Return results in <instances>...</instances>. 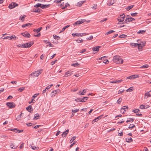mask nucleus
Returning a JSON list of instances; mask_svg holds the SVG:
<instances>
[{"label": "nucleus", "mask_w": 151, "mask_h": 151, "mask_svg": "<svg viewBox=\"0 0 151 151\" xmlns=\"http://www.w3.org/2000/svg\"><path fill=\"white\" fill-rule=\"evenodd\" d=\"M113 61L114 63L117 64H122L123 63V60L118 56H115L114 57Z\"/></svg>", "instance_id": "obj_1"}, {"label": "nucleus", "mask_w": 151, "mask_h": 151, "mask_svg": "<svg viewBox=\"0 0 151 151\" xmlns=\"http://www.w3.org/2000/svg\"><path fill=\"white\" fill-rule=\"evenodd\" d=\"M33 44L32 42H28L25 44H22L17 45V47H18L29 48Z\"/></svg>", "instance_id": "obj_2"}, {"label": "nucleus", "mask_w": 151, "mask_h": 151, "mask_svg": "<svg viewBox=\"0 0 151 151\" xmlns=\"http://www.w3.org/2000/svg\"><path fill=\"white\" fill-rule=\"evenodd\" d=\"M42 72V70H40L32 73L29 76H32L33 78L38 77Z\"/></svg>", "instance_id": "obj_3"}, {"label": "nucleus", "mask_w": 151, "mask_h": 151, "mask_svg": "<svg viewBox=\"0 0 151 151\" xmlns=\"http://www.w3.org/2000/svg\"><path fill=\"white\" fill-rule=\"evenodd\" d=\"M135 20L134 19L131 17L130 16L127 15L126 17V19L125 20V22L127 23L128 22L133 21Z\"/></svg>", "instance_id": "obj_4"}, {"label": "nucleus", "mask_w": 151, "mask_h": 151, "mask_svg": "<svg viewBox=\"0 0 151 151\" xmlns=\"http://www.w3.org/2000/svg\"><path fill=\"white\" fill-rule=\"evenodd\" d=\"M120 16L118 18L117 20L119 22H122L124 20L125 16L123 14L122 15H120Z\"/></svg>", "instance_id": "obj_5"}, {"label": "nucleus", "mask_w": 151, "mask_h": 151, "mask_svg": "<svg viewBox=\"0 0 151 151\" xmlns=\"http://www.w3.org/2000/svg\"><path fill=\"white\" fill-rule=\"evenodd\" d=\"M7 106L10 108H12L15 107V105L13 102H9L6 103Z\"/></svg>", "instance_id": "obj_6"}, {"label": "nucleus", "mask_w": 151, "mask_h": 151, "mask_svg": "<svg viewBox=\"0 0 151 151\" xmlns=\"http://www.w3.org/2000/svg\"><path fill=\"white\" fill-rule=\"evenodd\" d=\"M86 21V20L84 19H81L79 21H77L74 23L73 25H77L78 24H80L82 23H83Z\"/></svg>", "instance_id": "obj_7"}, {"label": "nucleus", "mask_w": 151, "mask_h": 151, "mask_svg": "<svg viewBox=\"0 0 151 151\" xmlns=\"http://www.w3.org/2000/svg\"><path fill=\"white\" fill-rule=\"evenodd\" d=\"M18 6V5L15 3H11L9 6L8 7L10 9H11L15 7Z\"/></svg>", "instance_id": "obj_8"}, {"label": "nucleus", "mask_w": 151, "mask_h": 151, "mask_svg": "<svg viewBox=\"0 0 151 151\" xmlns=\"http://www.w3.org/2000/svg\"><path fill=\"white\" fill-rule=\"evenodd\" d=\"M139 75H134L130 76L128 77H127L126 78L129 79H133L136 78H139Z\"/></svg>", "instance_id": "obj_9"}, {"label": "nucleus", "mask_w": 151, "mask_h": 151, "mask_svg": "<svg viewBox=\"0 0 151 151\" xmlns=\"http://www.w3.org/2000/svg\"><path fill=\"white\" fill-rule=\"evenodd\" d=\"M21 34L24 37H29L30 36V34L27 32H25L22 33Z\"/></svg>", "instance_id": "obj_10"}, {"label": "nucleus", "mask_w": 151, "mask_h": 151, "mask_svg": "<svg viewBox=\"0 0 151 151\" xmlns=\"http://www.w3.org/2000/svg\"><path fill=\"white\" fill-rule=\"evenodd\" d=\"M151 95V91L147 92L145 95V98L147 99Z\"/></svg>", "instance_id": "obj_11"}, {"label": "nucleus", "mask_w": 151, "mask_h": 151, "mask_svg": "<svg viewBox=\"0 0 151 151\" xmlns=\"http://www.w3.org/2000/svg\"><path fill=\"white\" fill-rule=\"evenodd\" d=\"M72 71L71 70L68 71L65 73V75H64V77H67L68 76H69L72 73Z\"/></svg>", "instance_id": "obj_12"}, {"label": "nucleus", "mask_w": 151, "mask_h": 151, "mask_svg": "<svg viewBox=\"0 0 151 151\" xmlns=\"http://www.w3.org/2000/svg\"><path fill=\"white\" fill-rule=\"evenodd\" d=\"M102 116H99L97 117L96 118L93 119L92 122V123L93 124L95 122H96L98 121V120L99 119H100L101 118V117Z\"/></svg>", "instance_id": "obj_13"}, {"label": "nucleus", "mask_w": 151, "mask_h": 151, "mask_svg": "<svg viewBox=\"0 0 151 151\" xmlns=\"http://www.w3.org/2000/svg\"><path fill=\"white\" fill-rule=\"evenodd\" d=\"M41 9H40L37 8L33 9L32 10V12L37 13H39L40 12Z\"/></svg>", "instance_id": "obj_14"}, {"label": "nucleus", "mask_w": 151, "mask_h": 151, "mask_svg": "<svg viewBox=\"0 0 151 151\" xmlns=\"http://www.w3.org/2000/svg\"><path fill=\"white\" fill-rule=\"evenodd\" d=\"M69 132V130L67 129L62 134V136L63 137H65L66 135L68 134V132Z\"/></svg>", "instance_id": "obj_15"}, {"label": "nucleus", "mask_w": 151, "mask_h": 151, "mask_svg": "<svg viewBox=\"0 0 151 151\" xmlns=\"http://www.w3.org/2000/svg\"><path fill=\"white\" fill-rule=\"evenodd\" d=\"M101 47L100 46H97L96 47H94L92 48V50L94 51H98L99 50V49Z\"/></svg>", "instance_id": "obj_16"}, {"label": "nucleus", "mask_w": 151, "mask_h": 151, "mask_svg": "<svg viewBox=\"0 0 151 151\" xmlns=\"http://www.w3.org/2000/svg\"><path fill=\"white\" fill-rule=\"evenodd\" d=\"M86 93V90L84 89L83 90V91L81 92V91H79L78 93L80 95H84L85 93Z\"/></svg>", "instance_id": "obj_17"}, {"label": "nucleus", "mask_w": 151, "mask_h": 151, "mask_svg": "<svg viewBox=\"0 0 151 151\" xmlns=\"http://www.w3.org/2000/svg\"><path fill=\"white\" fill-rule=\"evenodd\" d=\"M88 97H85L81 99V102H85L88 99Z\"/></svg>", "instance_id": "obj_18"}, {"label": "nucleus", "mask_w": 151, "mask_h": 151, "mask_svg": "<svg viewBox=\"0 0 151 151\" xmlns=\"http://www.w3.org/2000/svg\"><path fill=\"white\" fill-rule=\"evenodd\" d=\"M149 106H147V105L145 106L143 105H141L140 106L139 108L141 109H147L148 108Z\"/></svg>", "instance_id": "obj_19"}, {"label": "nucleus", "mask_w": 151, "mask_h": 151, "mask_svg": "<svg viewBox=\"0 0 151 151\" xmlns=\"http://www.w3.org/2000/svg\"><path fill=\"white\" fill-rule=\"evenodd\" d=\"M26 17L25 15H23V16L21 15L19 17V19H20L22 22H23L24 20V18Z\"/></svg>", "instance_id": "obj_20"}, {"label": "nucleus", "mask_w": 151, "mask_h": 151, "mask_svg": "<svg viewBox=\"0 0 151 151\" xmlns=\"http://www.w3.org/2000/svg\"><path fill=\"white\" fill-rule=\"evenodd\" d=\"M126 141L128 142H130L132 141L133 140L131 137H129L127 138H126Z\"/></svg>", "instance_id": "obj_21"}, {"label": "nucleus", "mask_w": 151, "mask_h": 151, "mask_svg": "<svg viewBox=\"0 0 151 151\" xmlns=\"http://www.w3.org/2000/svg\"><path fill=\"white\" fill-rule=\"evenodd\" d=\"M50 4L47 5H42L41 8L42 9H44L47 8L50 6Z\"/></svg>", "instance_id": "obj_22"}, {"label": "nucleus", "mask_w": 151, "mask_h": 151, "mask_svg": "<svg viewBox=\"0 0 151 151\" xmlns=\"http://www.w3.org/2000/svg\"><path fill=\"white\" fill-rule=\"evenodd\" d=\"M42 27H40L37 29H34L33 30V31L34 32H36L37 33L39 32L42 29Z\"/></svg>", "instance_id": "obj_23"}, {"label": "nucleus", "mask_w": 151, "mask_h": 151, "mask_svg": "<svg viewBox=\"0 0 151 151\" xmlns=\"http://www.w3.org/2000/svg\"><path fill=\"white\" fill-rule=\"evenodd\" d=\"M58 90H55L53 91L51 93V96H55V94L57 93V91H58Z\"/></svg>", "instance_id": "obj_24"}, {"label": "nucleus", "mask_w": 151, "mask_h": 151, "mask_svg": "<svg viewBox=\"0 0 151 151\" xmlns=\"http://www.w3.org/2000/svg\"><path fill=\"white\" fill-rule=\"evenodd\" d=\"M130 45L134 47L137 46L138 45H139V44L138 43H130Z\"/></svg>", "instance_id": "obj_25"}, {"label": "nucleus", "mask_w": 151, "mask_h": 151, "mask_svg": "<svg viewBox=\"0 0 151 151\" xmlns=\"http://www.w3.org/2000/svg\"><path fill=\"white\" fill-rule=\"evenodd\" d=\"M70 26V25H67L65 27H64L62 30L59 32V33H61L62 32H63L67 28H68Z\"/></svg>", "instance_id": "obj_26"}, {"label": "nucleus", "mask_w": 151, "mask_h": 151, "mask_svg": "<svg viewBox=\"0 0 151 151\" xmlns=\"http://www.w3.org/2000/svg\"><path fill=\"white\" fill-rule=\"evenodd\" d=\"M40 116L39 115L37 114H35V116L34 118V119H38L40 118Z\"/></svg>", "instance_id": "obj_27"}, {"label": "nucleus", "mask_w": 151, "mask_h": 151, "mask_svg": "<svg viewBox=\"0 0 151 151\" xmlns=\"http://www.w3.org/2000/svg\"><path fill=\"white\" fill-rule=\"evenodd\" d=\"M149 65L147 64H145L142 66H141L140 67V68H147L148 67Z\"/></svg>", "instance_id": "obj_28"}, {"label": "nucleus", "mask_w": 151, "mask_h": 151, "mask_svg": "<svg viewBox=\"0 0 151 151\" xmlns=\"http://www.w3.org/2000/svg\"><path fill=\"white\" fill-rule=\"evenodd\" d=\"M115 1L114 0H110V1L109 3L107 4L108 6H110L113 4L115 2Z\"/></svg>", "instance_id": "obj_29"}, {"label": "nucleus", "mask_w": 151, "mask_h": 151, "mask_svg": "<svg viewBox=\"0 0 151 151\" xmlns=\"http://www.w3.org/2000/svg\"><path fill=\"white\" fill-rule=\"evenodd\" d=\"M32 24H31L30 23H27L26 24H23L22 25V28H24V27H27L28 26H31V25Z\"/></svg>", "instance_id": "obj_30"}, {"label": "nucleus", "mask_w": 151, "mask_h": 151, "mask_svg": "<svg viewBox=\"0 0 151 151\" xmlns=\"http://www.w3.org/2000/svg\"><path fill=\"white\" fill-rule=\"evenodd\" d=\"M79 111V109H76L75 110L72 109V114L74 115V114H73V113L77 112H78Z\"/></svg>", "instance_id": "obj_31"}, {"label": "nucleus", "mask_w": 151, "mask_h": 151, "mask_svg": "<svg viewBox=\"0 0 151 151\" xmlns=\"http://www.w3.org/2000/svg\"><path fill=\"white\" fill-rule=\"evenodd\" d=\"M76 41L78 43H83V40L82 39H79L78 40H76Z\"/></svg>", "instance_id": "obj_32"}, {"label": "nucleus", "mask_w": 151, "mask_h": 151, "mask_svg": "<svg viewBox=\"0 0 151 151\" xmlns=\"http://www.w3.org/2000/svg\"><path fill=\"white\" fill-rule=\"evenodd\" d=\"M72 35L73 37H74L76 36L79 37V35H81V34L80 33H73Z\"/></svg>", "instance_id": "obj_33"}, {"label": "nucleus", "mask_w": 151, "mask_h": 151, "mask_svg": "<svg viewBox=\"0 0 151 151\" xmlns=\"http://www.w3.org/2000/svg\"><path fill=\"white\" fill-rule=\"evenodd\" d=\"M134 120V119H133L132 118H129L128 119V120H127L126 121V122H133Z\"/></svg>", "instance_id": "obj_34"}, {"label": "nucleus", "mask_w": 151, "mask_h": 151, "mask_svg": "<svg viewBox=\"0 0 151 151\" xmlns=\"http://www.w3.org/2000/svg\"><path fill=\"white\" fill-rule=\"evenodd\" d=\"M71 66H74V67H79L80 66V64L78 63H77H77H73V64H72L71 65Z\"/></svg>", "instance_id": "obj_35"}, {"label": "nucleus", "mask_w": 151, "mask_h": 151, "mask_svg": "<svg viewBox=\"0 0 151 151\" xmlns=\"http://www.w3.org/2000/svg\"><path fill=\"white\" fill-rule=\"evenodd\" d=\"M134 6V5H131L129 6H128L127 8H126V10L127 11H129Z\"/></svg>", "instance_id": "obj_36"}, {"label": "nucleus", "mask_w": 151, "mask_h": 151, "mask_svg": "<svg viewBox=\"0 0 151 151\" xmlns=\"http://www.w3.org/2000/svg\"><path fill=\"white\" fill-rule=\"evenodd\" d=\"M10 147L11 148L15 149L17 147H16L15 146H14V145L12 143H11V144L10 146Z\"/></svg>", "instance_id": "obj_37"}, {"label": "nucleus", "mask_w": 151, "mask_h": 151, "mask_svg": "<svg viewBox=\"0 0 151 151\" xmlns=\"http://www.w3.org/2000/svg\"><path fill=\"white\" fill-rule=\"evenodd\" d=\"M32 108V106L31 105H29L26 108V109L29 112H30L31 111H30L29 110H31Z\"/></svg>", "instance_id": "obj_38"}, {"label": "nucleus", "mask_w": 151, "mask_h": 151, "mask_svg": "<svg viewBox=\"0 0 151 151\" xmlns=\"http://www.w3.org/2000/svg\"><path fill=\"white\" fill-rule=\"evenodd\" d=\"M115 32V31H114V30H110L109 31L107 32H106L105 33V35H108L109 34H110L113 33V32Z\"/></svg>", "instance_id": "obj_39"}, {"label": "nucleus", "mask_w": 151, "mask_h": 151, "mask_svg": "<svg viewBox=\"0 0 151 151\" xmlns=\"http://www.w3.org/2000/svg\"><path fill=\"white\" fill-rule=\"evenodd\" d=\"M12 40L13 39L14 40H16L18 39V37L15 35H12L11 36Z\"/></svg>", "instance_id": "obj_40"}, {"label": "nucleus", "mask_w": 151, "mask_h": 151, "mask_svg": "<svg viewBox=\"0 0 151 151\" xmlns=\"http://www.w3.org/2000/svg\"><path fill=\"white\" fill-rule=\"evenodd\" d=\"M42 5L41 4L38 3L35 6H34V7H40L41 8Z\"/></svg>", "instance_id": "obj_41"}, {"label": "nucleus", "mask_w": 151, "mask_h": 151, "mask_svg": "<svg viewBox=\"0 0 151 151\" xmlns=\"http://www.w3.org/2000/svg\"><path fill=\"white\" fill-rule=\"evenodd\" d=\"M132 88L133 87H131L129 88L128 89H127L126 91L127 92H131L132 91Z\"/></svg>", "instance_id": "obj_42"}, {"label": "nucleus", "mask_w": 151, "mask_h": 151, "mask_svg": "<svg viewBox=\"0 0 151 151\" xmlns=\"http://www.w3.org/2000/svg\"><path fill=\"white\" fill-rule=\"evenodd\" d=\"M8 39L9 40H12L11 37V36H7L6 37H5L3 38V39Z\"/></svg>", "instance_id": "obj_43"}, {"label": "nucleus", "mask_w": 151, "mask_h": 151, "mask_svg": "<svg viewBox=\"0 0 151 151\" xmlns=\"http://www.w3.org/2000/svg\"><path fill=\"white\" fill-rule=\"evenodd\" d=\"M120 111L122 113H124L125 111V108L122 107L120 110Z\"/></svg>", "instance_id": "obj_44"}, {"label": "nucleus", "mask_w": 151, "mask_h": 151, "mask_svg": "<svg viewBox=\"0 0 151 151\" xmlns=\"http://www.w3.org/2000/svg\"><path fill=\"white\" fill-rule=\"evenodd\" d=\"M22 113L19 115L18 116H17V117L16 118V119L17 121L20 120L21 118V117L22 116Z\"/></svg>", "instance_id": "obj_45"}, {"label": "nucleus", "mask_w": 151, "mask_h": 151, "mask_svg": "<svg viewBox=\"0 0 151 151\" xmlns=\"http://www.w3.org/2000/svg\"><path fill=\"white\" fill-rule=\"evenodd\" d=\"M122 100V98H119L118 100L117 101V103L118 104H120L121 103Z\"/></svg>", "instance_id": "obj_46"}, {"label": "nucleus", "mask_w": 151, "mask_h": 151, "mask_svg": "<svg viewBox=\"0 0 151 151\" xmlns=\"http://www.w3.org/2000/svg\"><path fill=\"white\" fill-rule=\"evenodd\" d=\"M76 138V137L73 136L70 140V143H71Z\"/></svg>", "instance_id": "obj_47"}, {"label": "nucleus", "mask_w": 151, "mask_h": 151, "mask_svg": "<svg viewBox=\"0 0 151 151\" xmlns=\"http://www.w3.org/2000/svg\"><path fill=\"white\" fill-rule=\"evenodd\" d=\"M134 127H135V125L134 124H130L129 125V129L133 128Z\"/></svg>", "instance_id": "obj_48"}, {"label": "nucleus", "mask_w": 151, "mask_h": 151, "mask_svg": "<svg viewBox=\"0 0 151 151\" xmlns=\"http://www.w3.org/2000/svg\"><path fill=\"white\" fill-rule=\"evenodd\" d=\"M145 32V31H144L143 30H140L139 31V32H138L137 33L138 34L141 33V34H143Z\"/></svg>", "instance_id": "obj_49"}, {"label": "nucleus", "mask_w": 151, "mask_h": 151, "mask_svg": "<svg viewBox=\"0 0 151 151\" xmlns=\"http://www.w3.org/2000/svg\"><path fill=\"white\" fill-rule=\"evenodd\" d=\"M140 111L138 109H137L134 110L133 111L135 113H137Z\"/></svg>", "instance_id": "obj_50"}, {"label": "nucleus", "mask_w": 151, "mask_h": 151, "mask_svg": "<svg viewBox=\"0 0 151 151\" xmlns=\"http://www.w3.org/2000/svg\"><path fill=\"white\" fill-rule=\"evenodd\" d=\"M137 13L136 12L134 13H131V15L133 17H134L136 16L137 15Z\"/></svg>", "instance_id": "obj_51"}, {"label": "nucleus", "mask_w": 151, "mask_h": 151, "mask_svg": "<svg viewBox=\"0 0 151 151\" xmlns=\"http://www.w3.org/2000/svg\"><path fill=\"white\" fill-rule=\"evenodd\" d=\"M126 36H127L126 35L122 34V35H120V36H119V38H124V37H126Z\"/></svg>", "instance_id": "obj_52"}, {"label": "nucleus", "mask_w": 151, "mask_h": 151, "mask_svg": "<svg viewBox=\"0 0 151 151\" xmlns=\"http://www.w3.org/2000/svg\"><path fill=\"white\" fill-rule=\"evenodd\" d=\"M85 1H80L78 3V4L79 6H81L83 4L84 2Z\"/></svg>", "instance_id": "obj_53"}, {"label": "nucleus", "mask_w": 151, "mask_h": 151, "mask_svg": "<svg viewBox=\"0 0 151 151\" xmlns=\"http://www.w3.org/2000/svg\"><path fill=\"white\" fill-rule=\"evenodd\" d=\"M81 99L77 98L75 99V101L78 102H81Z\"/></svg>", "instance_id": "obj_54"}, {"label": "nucleus", "mask_w": 151, "mask_h": 151, "mask_svg": "<svg viewBox=\"0 0 151 151\" xmlns=\"http://www.w3.org/2000/svg\"><path fill=\"white\" fill-rule=\"evenodd\" d=\"M24 87H22L21 88H19L18 89V90L20 91V92H22L24 90Z\"/></svg>", "instance_id": "obj_55"}, {"label": "nucleus", "mask_w": 151, "mask_h": 151, "mask_svg": "<svg viewBox=\"0 0 151 151\" xmlns=\"http://www.w3.org/2000/svg\"><path fill=\"white\" fill-rule=\"evenodd\" d=\"M31 147L33 150H37L39 148L38 147H36L35 146H32Z\"/></svg>", "instance_id": "obj_56"}, {"label": "nucleus", "mask_w": 151, "mask_h": 151, "mask_svg": "<svg viewBox=\"0 0 151 151\" xmlns=\"http://www.w3.org/2000/svg\"><path fill=\"white\" fill-rule=\"evenodd\" d=\"M139 45H138V49H140L142 48V43L139 44Z\"/></svg>", "instance_id": "obj_57"}, {"label": "nucleus", "mask_w": 151, "mask_h": 151, "mask_svg": "<svg viewBox=\"0 0 151 151\" xmlns=\"http://www.w3.org/2000/svg\"><path fill=\"white\" fill-rule=\"evenodd\" d=\"M57 60H56L54 61H53L51 63V65H53L57 61Z\"/></svg>", "instance_id": "obj_58"}, {"label": "nucleus", "mask_w": 151, "mask_h": 151, "mask_svg": "<svg viewBox=\"0 0 151 151\" xmlns=\"http://www.w3.org/2000/svg\"><path fill=\"white\" fill-rule=\"evenodd\" d=\"M124 91V90L121 91V90H119L118 91V94L122 93H123Z\"/></svg>", "instance_id": "obj_59"}, {"label": "nucleus", "mask_w": 151, "mask_h": 151, "mask_svg": "<svg viewBox=\"0 0 151 151\" xmlns=\"http://www.w3.org/2000/svg\"><path fill=\"white\" fill-rule=\"evenodd\" d=\"M86 51V49H83L82 50H80V53H83V52H85Z\"/></svg>", "instance_id": "obj_60"}, {"label": "nucleus", "mask_w": 151, "mask_h": 151, "mask_svg": "<svg viewBox=\"0 0 151 151\" xmlns=\"http://www.w3.org/2000/svg\"><path fill=\"white\" fill-rule=\"evenodd\" d=\"M47 43L49 44V45L50 47H53V45L51 44L49 42H47Z\"/></svg>", "instance_id": "obj_61"}, {"label": "nucleus", "mask_w": 151, "mask_h": 151, "mask_svg": "<svg viewBox=\"0 0 151 151\" xmlns=\"http://www.w3.org/2000/svg\"><path fill=\"white\" fill-rule=\"evenodd\" d=\"M93 36L92 35L91 36H90L89 37H88L87 38V39H88L89 40H91L93 38Z\"/></svg>", "instance_id": "obj_62"}, {"label": "nucleus", "mask_w": 151, "mask_h": 151, "mask_svg": "<svg viewBox=\"0 0 151 151\" xmlns=\"http://www.w3.org/2000/svg\"><path fill=\"white\" fill-rule=\"evenodd\" d=\"M39 94H35L32 97H33L34 98H35L36 97H37V96Z\"/></svg>", "instance_id": "obj_63"}, {"label": "nucleus", "mask_w": 151, "mask_h": 151, "mask_svg": "<svg viewBox=\"0 0 151 151\" xmlns=\"http://www.w3.org/2000/svg\"><path fill=\"white\" fill-rule=\"evenodd\" d=\"M108 62H109V61L107 59L106 60H105L103 61V63H104L106 64H107Z\"/></svg>", "instance_id": "obj_64"}]
</instances>
